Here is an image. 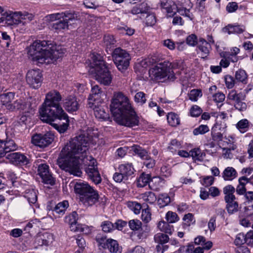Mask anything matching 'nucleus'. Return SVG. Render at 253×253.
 Listing matches in <instances>:
<instances>
[{
    "instance_id": "nucleus-1",
    "label": "nucleus",
    "mask_w": 253,
    "mask_h": 253,
    "mask_svg": "<svg viewBox=\"0 0 253 253\" xmlns=\"http://www.w3.org/2000/svg\"><path fill=\"white\" fill-rule=\"evenodd\" d=\"M66 157L63 160V169L74 176L80 177L82 172L80 161H85L88 150V139L84 135H79L72 138L67 146Z\"/></svg>"
},
{
    "instance_id": "nucleus-2",
    "label": "nucleus",
    "mask_w": 253,
    "mask_h": 253,
    "mask_svg": "<svg viewBox=\"0 0 253 253\" xmlns=\"http://www.w3.org/2000/svg\"><path fill=\"white\" fill-rule=\"evenodd\" d=\"M49 41H36L28 48L29 58L38 65L49 64L62 57L64 50L60 46L51 45Z\"/></svg>"
},
{
    "instance_id": "nucleus-3",
    "label": "nucleus",
    "mask_w": 253,
    "mask_h": 253,
    "mask_svg": "<svg viewBox=\"0 0 253 253\" xmlns=\"http://www.w3.org/2000/svg\"><path fill=\"white\" fill-rule=\"evenodd\" d=\"M90 72L95 75L96 80L105 85H109L112 76L101 54L93 52L90 54Z\"/></svg>"
},
{
    "instance_id": "nucleus-4",
    "label": "nucleus",
    "mask_w": 253,
    "mask_h": 253,
    "mask_svg": "<svg viewBox=\"0 0 253 253\" xmlns=\"http://www.w3.org/2000/svg\"><path fill=\"white\" fill-rule=\"evenodd\" d=\"M74 191L81 202L85 206H92L98 202L99 194L87 182L79 181L74 185Z\"/></svg>"
},
{
    "instance_id": "nucleus-5",
    "label": "nucleus",
    "mask_w": 253,
    "mask_h": 253,
    "mask_svg": "<svg viewBox=\"0 0 253 253\" xmlns=\"http://www.w3.org/2000/svg\"><path fill=\"white\" fill-rule=\"evenodd\" d=\"M41 120L50 124L60 133L65 132L69 126V119L64 110L40 115Z\"/></svg>"
},
{
    "instance_id": "nucleus-6",
    "label": "nucleus",
    "mask_w": 253,
    "mask_h": 253,
    "mask_svg": "<svg viewBox=\"0 0 253 253\" xmlns=\"http://www.w3.org/2000/svg\"><path fill=\"white\" fill-rule=\"evenodd\" d=\"M177 63H171L169 61H164L151 68L149 71L150 76L155 80H160L167 78L170 81L175 79L173 69L177 68Z\"/></svg>"
},
{
    "instance_id": "nucleus-7",
    "label": "nucleus",
    "mask_w": 253,
    "mask_h": 253,
    "mask_svg": "<svg viewBox=\"0 0 253 253\" xmlns=\"http://www.w3.org/2000/svg\"><path fill=\"white\" fill-rule=\"evenodd\" d=\"M61 100L62 96L58 91L55 90L49 91L46 94L44 101L39 109L40 115L63 110L59 104Z\"/></svg>"
},
{
    "instance_id": "nucleus-8",
    "label": "nucleus",
    "mask_w": 253,
    "mask_h": 253,
    "mask_svg": "<svg viewBox=\"0 0 253 253\" xmlns=\"http://www.w3.org/2000/svg\"><path fill=\"white\" fill-rule=\"evenodd\" d=\"M115 121L120 125L132 127L138 126L139 118L132 106L114 116Z\"/></svg>"
},
{
    "instance_id": "nucleus-9",
    "label": "nucleus",
    "mask_w": 253,
    "mask_h": 253,
    "mask_svg": "<svg viewBox=\"0 0 253 253\" xmlns=\"http://www.w3.org/2000/svg\"><path fill=\"white\" fill-rule=\"evenodd\" d=\"M79 13L75 11H65V15L61 19L50 24L51 30L59 32L63 30H68L69 25L74 24L79 20Z\"/></svg>"
},
{
    "instance_id": "nucleus-10",
    "label": "nucleus",
    "mask_w": 253,
    "mask_h": 253,
    "mask_svg": "<svg viewBox=\"0 0 253 253\" xmlns=\"http://www.w3.org/2000/svg\"><path fill=\"white\" fill-rule=\"evenodd\" d=\"M131 106L128 98L122 92L114 93L110 104V111L113 116L119 114Z\"/></svg>"
},
{
    "instance_id": "nucleus-11",
    "label": "nucleus",
    "mask_w": 253,
    "mask_h": 253,
    "mask_svg": "<svg viewBox=\"0 0 253 253\" xmlns=\"http://www.w3.org/2000/svg\"><path fill=\"white\" fill-rule=\"evenodd\" d=\"M113 61L118 70L123 71L126 70L129 64V54L121 48H115L112 52Z\"/></svg>"
},
{
    "instance_id": "nucleus-12",
    "label": "nucleus",
    "mask_w": 253,
    "mask_h": 253,
    "mask_svg": "<svg viewBox=\"0 0 253 253\" xmlns=\"http://www.w3.org/2000/svg\"><path fill=\"white\" fill-rule=\"evenodd\" d=\"M22 18L21 12L6 10L0 6V23L9 26L18 25L21 23Z\"/></svg>"
},
{
    "instance_id": "nucleus-13",
    "label": "nucleus",
    "mask_w": 253,
    "mask_h": 253,
    "mask_svg": "<svg viewBox=\"0 0 253 253\" xmlns=\"http://www.w3.org/2000/svg\"><path fill=\"white\" fill-rule=\"evenodd\" d=\"M245 94L242 92H238L236 90L233 89L229 91L227 98L234 103V107L240 111H245L247 109V104L243 101L245 99Z\"/></svg>"
},
{
    "instance_id": "nucleus-14",
    "label": "nucleus",
    "mask_w": 253,
    "mask_h": 253,
    "mask_svg": "<svg viewBox=\"0 0 253 253\" xmlns=\"http://www.w3.org/2000/svg\"><path fill=\"white\" fill-rule=\"evenodd\" d=\"M54 139V134L47 132L45 134H36L34 135L31 139L32 143L40 148H44L49 145Z\"/></svg>"
},
{
    "instance_id": "nucleus-15",
    "label": "nucleus",
    "mask_w": 253,
    "mask_h": 253,
    "mask_svg": "<svg viewBox=\"0 0 253 253\" xmlns=\"http://www.w3.org/2000/svg\"><path fill=\"white\" fill-rule=\"evenodd\" d=\"M6 159L10 163L16 166H27L30 163V159L20 152H10L6 155Z\"/></svg>"
},
{
    "instance_id": "nucleus-16",
    "label": "nucleus",
    "mask_w": 253,
    "mask_h": 253,
    "mask_svg": "<svg viewBox=\"0 0 253 253\" xmlns=\"http://www.w3.org/2000/svg\"><path fill=\"white\" fill-rule=\"evenodd\" d=\"M90 164L85 168V171L88 178L95 184H99L101 181V177L98 170L96 165V161L93 158L90 157Z\"/></svg>"
},
{
    "instance_id": "nucleus-17",
    "label": "nucleus",
    "mask_w": 253,
    "mask_h": 253,
    "mask_svg": "<svg viewBox=\"0 0 253 253\" xmlns=\"http://www.w3.org/2000/svg\"><path fill=\"white\" fill-rule=\"evenodd\" d=\"M42 74L40 69L31 70L28 72L26 75V82L29 86L37 89L41 85Z\"/></svg>"
},
{
    "instance_id": "nucleus-18",
    "label": "nucleus",
    "mask_w": 253,
    "mask_h": 253,
    "mask_svg": "<svg viewBox=\"0 0 253 253\" xmlns=\"http://www.w3.org/2000/svg\"><path fill=\"white\" fill-rule=\"evenodd\" d=\"M38 174L44 184L53 185L55 184V179L49 171V166L46 164H41L38 168Z\"/></svg>"
},
{
    "instance_id": "nucleus-19",
    "label": "nucleus",
    "mask_w": 253,
    "mask_h": 253,
    "mask_svg": "<svg viewBox=\"0 0 253 253\" xmlns=\"http://www.w3.org/2000/svg\"><path fill=\"white\" fill-rule=\"evenodd\" d=\"M8 107L9 110H18L22 111L23 113L34 114L35 110L30 101H25L22 99L16 100L12 106L9 105Z\"/></svg>"
},
{
    "instance_id": "nucleus-20",
    "label": "nucleus",
    "mask_w": 253,
    "mask_h": 253,
    "mask_svg": "<svg viewBox=\"0 0 253 253\" xmlns=\"http://www.w3.org/2000/svg\"><path fill=\"white\" fill-rule=\"evenodd\" d=\"M63 107L65 110L70 113L77 111L80 108V104L76 96L70 95L62 100Z\"/></svg>"
},
{
    "instance_id": "nucleus-21",
    "label": "nucleus",
    "mask_w": 253,
    "mask_h": 253,
    "mask_svg": "<svg viewBox=\"0 0 253 253\" xmlns=\"http://www.w3.org/2000/svg\"><path fill=\"white\" fill-rule=\"evenodd\" d=\"M51 204L52 202H50V205H47V209L52 211V214L55 218L60 217L64 214L66 210L69 207V203L66 200L59 202L55 206L51 205Z\"/></svg>"
},
{
    "instance_id": "nucleus-22",
    "label": "nucleus",
    "mask_w": 253,
    "mask_h": 253,
    "mask_svg": "<svg viewBox=\"0 0 253 253\" xmlns=\"http://www.w3.org/2000/svg\"><path fill=\"white\" fill-rule=\"evenodd\" d=\"M17 146L13 140L4 141L0 140V158L5 157L10 152L15 151Z\"/></svg>"
},
{
    "instance_id": "nucleus-23",
    "label": "nucleus",
    "mask_w": 253,
    "mask_h": 253,
    "mask_svg": "<svg viewBox=\"0 0 253 253\" xmlns=\"http://www.w3.org/2000/svg\"><path fill=\"white\" fill-rule=\"evenodd\" d=\"M161 6L163 9L167 13V17H173L178 11L177 6L174 1H162Z\"/></svg>"
},
{
    "instance_id": "nucleus-24",
    "label": "nucleus",
    "mask_w": 253,
    "mask_h": 253,
    "mask_svg": "<svg viewBox=\"0 0 253 253\" xmlns=\"http://www.w3.org/2000/svg\"><path fill=\"white\" fill-rule=\"evenodd\" d=\"M197 48L201 51L202 58L204 59L208 56L211 48V44L203 38L200 39Z\"/></svg>"
},
{
    "instance_id": "nucleus-25",
    "label": "nucleus",
    "mask_w": 253,
    "mask_h": 253,
    "mask_svg": "<svg viewBox=\"0 0 253 253\" xmlns=\"http://www.w3.org/2000/svg\"><path fill=\"white\" fill-rule=\"evenodd\" d=\"M94 114L96 118L105 120L109 118L108 108L105 106L95 105L93 108Z\"/></svg>"
},
{
    "instance_id": "nucleus-26",
    "label": "nucleus",
    "mask_w": 253,
    "mask_h": 253,
    "mask_svg": "<svg viewBox=\"0 0 253 253\" xmlns=\"http://www.w3.org/2000/svg\"><path fill=\"white\" fill-rule=\"evenodd\" d=\"M226 205V209L230 214L237 212L239 209L238 202L236 201V198H231L224 200Z\"/></svg>"
},
{
    "instance_id": "nucleus-27",
    "label": "nucleus",
    "mask_w": 253,
    "mask_h": 253,
    "mask_svg": "<svg viewBox=\"0 0 253 253\" xmlns=\"http://www.w3.org/2000/svg\"><path fill=\"white\" fill-rule=\"evenodd\" d=\"M53 240V236L49 233H44L37 238V242L39 245L47 246Z\"/></svg>"
},
{
    "instance_id": "nucleus-28",
    "label": "nucleus",
    "mask_w": 253,
    "mask_h": 253,
    "mask_svg": "<svg viewBox=\"0 0 253 253\" xmlns=\"http://www.w3.org/2000/svg\"><path fill=\"white\" fill-rule=\"evenodd\" d=\"M118 169L119 171L122 172L123 175H125V177L127 179L133 174L134 171L132 164L128 163L120 165Z\"/></svg>"
},
{
    "instance_id": "nucleus-29",
    "label": "nucleus",
    "mask_w": 253,
    "mask_h": 253,
    "mask_svg": "<svg viewBox=\"0 0 253 253\" xmlns=\"http://www.w3.org/2000/svg\"><path fill=\"white\" fill-rule=\"evenodd\" d=\"M151 229L149 225L147 224H141V227L136 231L138 239L143 240L146 239L149 235Z\"/></svg>"
},
{
    "instance_id": "nucleus-30",
    "label": "nucleus",
    "mask_w": 253,
    "mask_h": 253,
    "mask_svg": "<svg viewBox=\"0 0 253 253\" xmlns=\"http://www.w3.org/2000/svg\"><path fill=\"white\" fill-rule=\"evenodd\" d=\"M107 242L106 249H108L110 253H121L122 248L116 240L110 238L107 239Z\"/></svg>"
},
{
    "instance_id": "nucleus-31",
    "label": "nucleus",
    "mask_w": 253,
    "mask_h": 253,
    "mask_svg": "<svg viewBox=\"0 0 253 253\" xmlns=\"http://www.w3.org/2000/svg\"><path fill=\"white\" fill-rule=\"evenodd\" d=\"M149 8V7L147 5V4L145 1H143L140 3L136 4L132 7L131 12L133 14L147 13Z\"/></svg>"
},
{
    "instance_id": "nucleus-32",
    "label": "nucleus",
    "mask_w": 253,
    "mask_h": 253,
    "mask_svg": "<svg viewBox=\"0 0 253 253\" xmlns=\"http://www.w3.org/2000/svg\"><path fill=\"white\" fill-rule=\"evenodd\" d=\"M151 180V176L150 174L142 172L137 179L136 185L138 187H144L146 186Z\"/></svg>"
},
{
    "instance_id": "nucleus-33",
    "label": "nucleus",
    "mask_w": 253,
    "mask_h": 253,
    "mask_svg": "<svg viewBox=\"0 0 253 253\" xmlns=\"http://www.w3.org/2000/svg\"><path fill=\"white\" fill-rule=\"evenodd\" d=\"M24 196L27 199L30 205L36 204L38 197L37 192L33 189L26 190Z\"/></svg>"
},
{
    "instance_id": "nucleus-34",
    "label": "nucleus",
    "mask_w": 253,
    "mask_h": 253,
    "mask_svg": "<svg viewBox=\"0 0 253 253\" xmlns=\"http://www.w3.org/2000/svg\"><path fill=\"white\" fill-rule=\"evenodd\" d=\"M237 176L236 170L232 167L226 168L222 173V177L225 180H232Z\"/></svg>"
},
{
    "instance_id": "nucleus-35",
    "label": "nucleus",
    "mask_w": 253,
    "mask_h": 253,
    "mask_svg": "<svg viewBox=\"0 0 253 253\" xmlns=\"http://www.w3.org/2000/svg\"><path fill=\"white\" fill-rule=\"evenodd\" d=\"M104 43L107 52L108 50H113L115 46L116 41L113 35H107L104 37Z\"/></svg>"
},
{
    "instance_id": "nucleus-36",
    "label": "nucleus",
    "mask_w": 253,
    "mask_h": 253,
    "mask_svg": "<svg viewBox=\"0 0 253 253\" xmlns=\"http://www.w3.org/2000/svg\"><path fill=\"white\" fill-rule=\"evenodd\" d=\"M91 92V93L89 95L88 99L94 102L99 100L103 94V91L101 88L97 85H95L92 87Z\"/></svg>"
},
{
    "instance_id": "nucleus-37",
    "label": "nucleus",
    "mask_w": 253,
    "mask_h": 253,
    "mask_svg": "<svg viewBox=\"0 0 253 253\" xmlns=\"http://www.w3.org/2000/svg\"><path fill=\"white\" fill-rule=\"evenodd\" d=\"M190 156L193 160L202 162L206 156V153L199 148H195L190 151Z\"/></svg>"
},
{
    "instance_id": "nucleus-38",
    "label": "nucleus",
    "mask_w": 253,
    "mask_h": 253,
    "mask_svg": "<svg viewBox=\"0 0 253 253\" xmlns=\"http://www.w3.org/2000/svg\"><path fill=\"white\" fill-rule=\"evenodd\" d=\"M14 97V94L12 92H8L1 94L0 96V99L2 104L5 106L6 108L8 109V106H13V103H10L12 100L13 99Z\"/></svg>"
},
{
    "instance_id": "nucleus-39",
    "label": "nucleus",
    "mask_w": 253,
    "mask_h": 253,
    "mask_svg": "<svg viewBox=\"0 0 253 253\" xmlns=\"http://www.w3.org/2000/svg\"><path fill=\"white\" fill-rule=\"evenodd\" d=\"M167 221H162L158 223V227L162 232L171 235L174 231L173 226Z\"/></svg>"
},
{
    "instance_id": "nucleus-40",
    "label": "nucleus",
    "mask_w": 253,
    "mask_h": 253,
    "mask_svg": "<svg viewBox=\"0 0 253 253\" xmlns=\"http://www.w3.org/2000/svg\"><path fill=\"white\" fill-rule=\"evenodd\" d=\"M78 215L76 211H74L66 217V220H68V222L70 225V228L72 231H77L78 230V229L76 226Z\"/></svg>"
},
{
    "instance_id": "nucleus-41",
    "label": "nucleus",
    "mask_w": 253,
    "mask_h": 253,
    "mask_svg": "<svg viewBox=\"0 0 253 253\" xmlns=\"http://www.w3.org/2000/svg\"><path fill=\"white\" fill-rule=\"evenodd\" d=\"M168 123L172 126H176L180 124V118L179 116L173 112H169L167 115Z\"/></svg>"
},
{
    "instance_id": "nucleus-42",
    "label": "nucleus",
    "mask_w": 253,
    "mask_h": 253,
    "mask_svg": "<svg viewBox=\"0 0 253 253\" xmlns=\"http://www.w3.org/2000/svg\"><path fill=\"white\" fill-rule=\"evenodd\" d=\"M235 192V188L233 186L228 184L223 188V193L224 194V200L236 197L234 195Z\"/></svg>"
},
{
    "instance_id": "nucleus-43",
    "label": "nucleus",
    "mask_w": 253,
    "mask_h": 253,
    "mask_svg": "<svg viewBox=\"0 0 253 253\" xmlns=\"http://www.w3.org/2000/svg\"><path fill=\"white\" fill-rule=\"evenodd\" d=\"M131 150L135 155H137L142 159L148 158V152L144 149L138 145H134L132 146Z\"/></svg>"
},
{
    "instance_id": "nucleus-44",
    "label": "nucleus",
    "mask_w": 253,
    "mask_h": 253,
    "mask_svg": "<svg viewBox=\"0 0 253 253\" xmlns=\"http://www.w3.org/2000/svg\"><path fill=\"white\" fill-rule=\"evenodd\" d=\"M141 196L143 201L150 204L154 203L157 200L155 194L151 191L146 192L142 194Z\"/></svg>"
},
{
    "instance_id": "nucleus-45",
    "label": "nucleus",
    "mask_w": 253,
    "mask_h": 253,
    "mask_svg": "<svg viewBox=\"0 0 253 253\" xmlns=\"http://www.w3.org/2000/svg\"><path fill=\"white\" fill-rule=\"evenodd\" d=\"M236 80L243 84H247L248 80V75L244 70L239 69L235 73Z\"/></svg>"
},
{
    "instance_id": "nucleus-46",
    "label": "nucleus",
    "mask_w": 253,
    "mask_h": 253,
    "mask_svg": "<svg viewBox=\"0 0 253 253\" xmlns=\"http://www.w3.org/2000/svg\"><path fill=\"white\" fill-rule=\"evenodd\" d=\"M170 202V198L167 194H162L159 195L157 203L160 208H163L169 205Z\"/></svg>"
},
{
    "instance_id": "nucleus-47",
    "label": "nucleus",
    "mask_w": 253,
    "mask_h": 253,
    "mask_svg": "<svg viewBox=\"0 0 253 253\" xmlns=\"http://www.w3.org/2000/svg\"><path fill=\"white\" fill-rule=\"evenodd\" d=\"M100 227L104 233H111L115 230L114 223L109 220H105L101 223Z\"/></svg>"
},
{
    "instance_id": "nucleus-48",
    "label": "nucleus",
    "mask_w": 253,
    "mask_h": 253,
    "mask_svg": "<svg viewBox=\"0 0 253 253\" xmlns=\"http://www.w3.org/2000/svg\"><path fill=\"white\" fill-rule=\"evenodd\" d=\"M154 239L156 243L162 245L168 243L169 240L168 235L162 233L156 234L154 236Z\"/></svg>"
},
{
    "instance_id": "nucleus-49",
    "label": "nucleus",
    "mask_w": 253,
    "mask_h": 253,
    "mask_svg": "<svg viewBox=\"0 0 253 253\" xmlns=\"http://www.w3.org/2000/svg\"><path fill=\"white\" fill-rule=\"evenodd\" d=\"M218 126V121L215 123L211 128V137L214 141L219 142L222 140L223 135L220 132H216V129Z\"/></svg>"
},
{
    "instance_id": "nucleus-50",
    "label": "nucleus",
    "mask_w": 253,
    "mask_h": 253,
    "mask_svg": "<svg viewBox=\"0 0 253 253\" xmlns=\"http://www.w3.org/2000/svg\"><path fill=\"white\" fill-rule=\"evenodd\" d=\"M126 205L136 214H139L142 209L141 205L137 202L128 201L127 202Z\"/></svg>"
},
{
    "instance_id": "nucleus-51",
    "label": "nucleus",
    "mask_w": 253,
    "mask_h": 253,
    "mask_svg": "<svg viewBox=\"0 0 253 253\" xmlns=\"http://www.w3.org/2000/svg\"><path fill=\"white\" fill-rule=\"evenodd\" d=\"M181 148V144L180 142L174 139L171 140L168 148L172 154H175Z\"/></svg>"
},
{
    "instance_id": "nucleus-52",
    "label": "nucleus",
    "mask_w": 253,
    "mask_h": 253,
    "mask_svg": "<svg viewBox=\"0 0 253 253\" xmlns=\"http://www.w3.org/2000/svg\"><path fill=\"white\" fill-rule=\"evenodd\" d=\"M142 224V222L137 219H131L128 222L130 229L135 233L141 227Z\"/></svg>"
},
{
    "instance_id": "nucleus-53",
    "label": "nucleus",
    "mask_w": 253,
    "mask_h": 253,
    "mask_svg": "<svg viewBox=\"0 0 253 253\" xmlns=\"http://www.w3.org/2000/svg\"><path fill=\"white\" fill-rule=\"evenodd\" d=\"M151 215L150 209L148 207L142 210L141 219L145 224L151 220Z\"/></svg>"
},
{
    "instance_id": "nucleus-54",
    "label": "nucleus",
    "mask_w": 253,
    "mask_h": 253,
    "mask_svg": "<svg viewBox=\"0 0 253 253\" xmlns=\"http://www.w3.org/2000/svg\"><path fill=\"white\" fill-rule=\"evenodd\" d=\"M236 127L241 132H245L249 127V122L247 119H242L237 124Z\"/></svg>"
},
{
    "instance_id": "nucleus-55",
    "label": "nucleus",
    "mask_w": 253,
    "mask_h": 253,
    "mask_svg": "<svg viewBox=\"0 0 253 253\" xmlns=\"http://www.w3.org/2000/svg\"><path fill=\"white\" fill-rule=\"evenodd\" d=\"M166 219L168 222L173 223L177 222L179 220V217L176 212L169 211L166 214Z\"/></svg>"
},
{
    "instance_id": "nucleus-56",
    "label": "nucleus",
    "mask_w": 253,
    "mask_h": 253,
    "mask_svg": "<svg viewBox=\"0 0 253 253\" xmlns=\"http://www.w3.org/2000/svg\"><path fill=\"white\" fill-rule=\"evenodd\" d=\"M202 96V92L201 89H193L188 93V96L190 100L192 101H197L199 97Z\"/></svg>"
},
{
    "instance_id": "nucleus-57",
    "label": "nucleus",
    "mask_w": 253,
    "mask_h": 253,
    "mask_svg": "<svg viewBox=\"0 0 253 253\" xmlns=\"http://www.w3.org/2000/svg\"><path fill=\"white\" fill-rule=\"evenodd\" d=\"M210 130L207 125H201L193 129V133L194 135L204 134Z\"/></svg>"
},
{
    "instance_id": "nucleus-58",
    "label": "nucleus",
    "mask_w": 253,
    "mask_h": 253,
    "mask_svg": "<svg viewBox=\"0 0 253 253\" xmlns=\"http://www.w3.org/2000/svg\"><path fill=\"white\" fill-rule=\"evenodd\" d=\"M183 220L184 221V225L186 226H189L194 224L196 221L194 215L191 213L185 214L183 217Z\"/></svg>"
},
{
    "instance_id": "nucleus-59",
    "label": "nucleus",
    "mask_w": 253,
    "mask_h": 253,
    "mask_svg": "<svg viewBox=\"0 0 253 253\" xmlns=\"http://www.w3.org/2000/svg\"><path fill=\"white\" fill-rule=\"evenodd\" d=\"M134 101L141 105H143L146 101L145 94L142 91L136 93L134 96Z\"/></svg>"
},
{
    "instance_id": "nucleus-60",
    "label": "nucleus",
    "mask_w": 253,
    "mask_h": 253,
    "mask_svg": "<svg viewBox=\"0 0 253 253\" xmlns=\"http://www.w3.org/2000/svg\"><path fill=\"white\" fill-rule=\"evenodd\" d=\"M96 241L98 243V246L105 249L107 246V239L106 236L97 235L96 237Z\"/></svg>"
},
{
    "instance_id": "nucleus-61",
    "label": "nucleus",
    "mask_w": 253,
    "mask_h": 253,
    "mask_svg": "<svg viewBox=\"0 0 253 253\" xmlns=\"http://www.w3.org/2000/svg\"><path fill=\"white\" fill-rule=\"evenodd\" d=\"M246 236L244 233H240L237 235L234 243L236 246H241L246 242Z\"/></svg>"
},
{
    "instance_id": "nucleus-62",
    "label": "nucleus",
    "mask_w": 253,
    "mask_h": 253,
    "mask_svg": "<svg viewBox=\"0 0 253 253\" xmlns=\"http://www.w3.org/2000/svg\"><path fill=\"white\" fill-rule=\"evenodd\" d=\"M202 109L197 105H193L190 109V113L191 116L197 117L202 113Z\"/></svg>"
},
{
    "instance_id": "nucleus-63",
    "label": "nucleus",
    "mask_w": 253,
    "mask_h": 253,
    "mask_svg": "<svg viewBox=\"0 0 253 253\" xmlns=\"http://www.w3.org/2000/svg\"><path fill=\"white\" fill-rule=\"evenodd\" d=\"M226 86L228 88H232L235 85V80L233 77L226 75L224 77Z\"/></svg>"
},
{
    "instance_id": "nucleus-64",
    "label": "nucleus",
    "mask_w": 253,
    "mask_h": 253,
    "mask_svg": "<svg viewBox=\"0 0 253 253\" xmlns=\"http://www.w3.org/2000/svg\"><path fill=\"white\" fill-rule=\"evenodd\" d=\"M194 247L193 245L187 246H181L178 250V253H193Z\"/></svg>"
}]
</instances>
